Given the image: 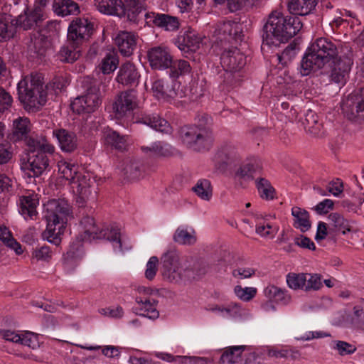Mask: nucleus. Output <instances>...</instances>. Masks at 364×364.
<instances>
[{
	"mask_svg": "<svg viewBox=\"0 0 364 364\" xmlns=\"http://www.w3.org/2000/svg\"><path fill=\"white\" fill-rule=\"evenodd\" d=\"M19 101L26 109H38L47 101L43 77L38 73L25 76L17 85Z\"/></svg>",
	"mask_w": 364,
	"mask_h": 364,
	"instance_id": "obj_4",
	"label": "nucleus"
},
{
	"mask_svg": "<svg viewBox=\"0 0 364 364\" xmlns=\"http://www.w3.org/2000/svg\"><path fill=\"white\" fill-rule=\"evenodd\" d=\"M174 242L185 245H191L196 242V237L194 234L189 232L186 229L178 228L173 236Z\"/></svg>",
	"mask_w": 364,
	"mask_h": 364,
	"instance_id": "obj_53",
	"label": "nucleus"
},
{
	"mask_svg": "<svg viewBox=\"0 0 364 364\" xmlns=\"http://www.w3.org/2000/svg\"><path fill=\"white\" fill-rule=\"evenodd\" d=\"M201 38L194 31L188 30L183 35H179L176 40V45L182 51H195L199 48Z\"/></svg>",
	"mask_w": 364,
	"mask_h": 364,
	"instance_id": "obj_26",
	"label": "nucleus"
},
{
	"mask_svg": "<svg viewBox=\"0 0 364 364\" xmlns=\"http://www.w3.org/2000/svg\"><path fill=\"white\" fill-rule=\"evenodd\" d=\"M216 159L226 166H232L240 161V156L237 149L226 146L217 154Z\"/></svg>",
	"mask_w": 364,
	"mask_h": 364,
	"instance_id": "obj_42",
	"label": "nucleus"
},
{
	"mask_svg": "<svg viewBox=\"0 0 364 364\" xmlns=\"http://www.w3.org/2000/svg\"><path fill=\"white\" fill-rule=\"evenodd\" d=\"M333 63V66L330 76L331 80L338 84L345 83L346 77L348 75L353 63L352 52L349 50L348 53L339 56Z\"/></svg>",
	"mask_w": 364,
	"mask_h": 364,
	"instance_id": "obj_12",
	"label": "nucleus"
},
{
	"mask_svg": "<svg viewBox=\"0 0 364 364\" xmlns=\"http://www.w3.org/2000/svg\"><path fill=\"white\" fill-rule=\"evenodd\" d=\"M297 50L298 48L296 43H290L288 45L278 57L279 63L282 64H287L296 56Z\"/></svg>",
	"mask_w": 364,
	"mask_h": 364,
	"instance_id": "obj_58",
	"label": "nucleus"
},
{
	"mask_svg": "<svg viewBox=\"0 0 364 364\" xmlns=\"http://www.w3.org/2000/svg\"><path fill=\"white\" fill-rule=\"evenodd\" d=\"M114 42L120 53L125 57H129L132 55L136 48V37L131 32L120 31L116 36Z\"/></svg>",
	"mask_w": 364,
	"mask_h": 364,
	"instance_id": "obj_25",
	"label": "nucleus"
},
{
	"mask_svg": "<svg viewBox=\"0 0 364 364\" xmlns=\"http://www.w3.org/2000/svg\"><path fill=\"white\" fill-rule=\"evenodd\" d=\"M54 11L60 16H65L79 11L77 4L72 0H55Z\"/></svg>",
	"mask_w": 364,
	"mask_h": 364,
	"instance_id": "obj_44",
	"label": "nucleus"
},
{
	"mask_svg": "<svg viewBox=\"0 0 364 364\" xmlns=\"http://www.w3.org/2000/svg\"><path fill=\"white\" fill-rule=\"evenodd\" d=\"M13 98L4 87H0V113L8 110L12 105Z\"/></svg>",
	"mask_w": 364,
	"mask_h": 364,
	"instance_id": "obj_63",
	"label": "nucleus"
},
{
	"mask_svg": "<svg viewBox=\"0 0 364 364\" xmlns=\"http://www.w3.org/2000/svg\"><path fill=\"white\" fill-rule=\"evenodd\" d=\"M0 240L9 248L13 250L16 255L23 254L21 245L14 238L12 233L6 226H0Z\"/></svg>",
	"mask_w": 364,
	"mask_h": 364,
	"instance_id": "obj_40",
	"label": "nucleus"
},
{
	"mask_svg": "<svg viewBox=\"0 0 364 364\" xmlns=\"http://www.w3.org/2000/svg\"><path fill=\"white\" fill-rule=\"evenodd\" d=\"M328 220L332 223L333 225L343 235L346 232L355 231L354 227L353 226L354 222L348 221L338 213H331L328 215Z\"/></svg>",
	"mask_w": 364,
	"mask_h": 364,
	"instance_id": "obj_47",
	"label": "nucleus"
},
{
	"mask_svg": "<svg viewBox=\"0 0 364 364\" xmlns=\"http://www.w3.org/2000/svg\"><path fill=\"white\" fill-rule=\"evenodd\" d=\"M267 355L270 358H287L291 356L293 358H296L299 356V352L298 350H294L288 348H273L269 349Z\"/></svg>",
	"mask_w": 364,
	"mask_h": 364,
	"instance_id": "obj_55",
	"label": "nucleus"
},
{
	"mask_svg": "<svg viewBox=\"0 0 364 364\" xmlns=\"http://www.w3.org/2000/svg\"><path fill=\"white\" fill-rule=\"evenodd\" d=\"M105 144L112 149L124 151L127 147V137L120 135L119 132L112 129L106 130L104 133Z\"/></svg>",
	"mask_w": 364,
	"mask_h": 364,
	"instance_id": "obj_34",
	"label": "nucleus"
},
{
	"mask_svg": "<svg viewBox=\"0 0 364 364\" xmlns=\"http://www.w3.org/2000/svg\"><path fill=\"white\" fill-rule=\"evenodd\" d=\"M179 133L183 143L196 151L209 150L213 142L212 131L208 127L184 126L181 128Z\"/></svg>",
	"mask_w": 364,
	"mask_h": 364,
	"instance_id": "obj_6",
	"label": "nucleus"
},
{
	"mask_svg": "<svg viewBox=\"0 0 364 364\" xmlns=\"http://www.w3.org/2000/svg\"><path fill=\"white\" fill-rule=\"evenodd\" d=\"M220 63L223 69L243 71L246 57L237 47H231L225 49L221 54Z\"/></svg>",
	"mask_w": 364,
	"mask_h": 364,
	"instance_id": "obj_13",
	"label": "nucleus"
},
{
	"mask_svg": "<svg viewBox=\"0 0 364 364\" xmlns=\"http://www.w3.org/2000/svg\"><path fill=\"white\" fill-rule=\"evenodd\" d=\"M136 302L138 304L137 312L141 316L148 317L151 319H156L159 316V312L157 310L158 301L150 297H136Z\"/></svg>",
	"mask_w": 364,
	"mask_h": 364,
	"instance_id": "obj_28",
	"label": "nucleus"
},
{
	"mask_svg": "<svg viewBox=\"0 0 364 364\" xmlns=\"http://www.w3.org/2000/svg\"><path fill=\"white\" fill-rule=\"evenodd\" d=\"M82 85L86 89V94L84 97L87 102V113L93 112L102 102L99 82L97 80L86 76L82 80Z\"/></svg>",
	"mask_w": 364,
	"mask_h": 364,
	"instance_id": "obj_14",
	"label": "nucleus"
},
{
	"mask_svg": "<svg viewBox=\"0 0 364 364\" xmlns=\"http://www.w3.org/2000/svg\"><path fill=\"white\" fill-rule=\"evenodd\" d=\"M307 274L290 272L287 275L288 287L294 290H305Z\"/></svg>",
	"mask_w": 364,
	"mask_h": 364,
	"instance_id": "obj_51",
	"label": "nucleus"
},
{
	"mask_svg": "<svg viewBox=\"0 0 364 364\" xmlns=\"http://www.w3.org/2000/svg\"><path fill=\"white\" fill-rule=\"evenodd\" d=\"M264 295L269 299L274 300L277 303L287 304L291 301V296L288 291L274 285H269L264 289Z\"/></svg>",
	"mask_w": 364,
	"mask_h": 364,
	"instance_id": "obj_39",
	"label": "nucleus"
},
{
	"mask_svg": "<svg viewBox=\"0 0 364 364\" xmlns=\"http://www.w3.org/2000/svg\"><path fill=\"white\" fill-rule=\"evenodd\" d=\"M302 124L306 132L312 137L323 138L326 136L327 130L324 127L323 122L319 119L316 112L311 109L307 110Z\"/></svg>",
	"mask_w": 364,
	"mask_h": 364,
	"instance_id": "obj_19",
	"label": "nucleus"
},
{
	"mask_svg": "<svg viewBox=\"0 0 364 364\" xmlns=\"http://www.w3.org/2000/svg\"><path fill=\"white\" fill-rule=\"evenodd\" d=\"M32 124L27 117H18L13 121L9 139L14 142L24 141L33 132Z\"/></svg>",
	"mask_w": 364,
	"mask_h": 364,
	"instance_id": "obj_21",
	"label": "nucleus"
},
{
	"mask_svg": "<svg viewBox=\"0 0 364 364\" xmlns=\"http://www.w3.org/2000/svg\"><path fill=\"white\" fill-rule=\"evenodd\" d=\"M291 215L294 218V227L305 232L311 228L309 213L299 207L295 206L291 208Z\"/></svg>",
	"mask_w": 364,
	"mask_h": 364,
	"instance_id": "obj_37",
	"label": "nucleus"
},
{
	"mask_svg": "<svg viewBox=\"0 0 364 364\" xmlns=\"http://www.w3.org/2000/svg\"><path fill=\"white\" fill-rule=\"evenodd\" d=\"M84 228L83 240H95L101 238L102 231H99L95 226V220L90 216L83 217L80 222Z\"/></svg>",
	"mask_w": 364,
	"mask_h": 364,
	"instance_id": "obj_43",
	"label": "nucleus"
},
{
	"mask_svg": "<svg viewBox=\"0 0 364 364\" xmlns=\"http://www.w3.org/2000/svg\"><path fill=\"white\" fill-rule=\"evenodd\" d=\"M141 122L154 129L162 133H170L171 130L169 123L165 119L161 118L156 114H149L141 118Z\"/></svg>",
	"mask_w": 364,
	"mask_h": 364,
	"instance_id": "obj_38",
	"label": "nucleus"
},
{
	"mask_svg": "<svg viewBox=\"0 0 364 364\" xmlns=\"http://www.w3.org/2000/svg\"><path fill=\"white\" fill-rule=\"evenodd\" d=\"M53 136L57 139L62 151L72 153L77 149V138L74 132L63 128L55 129L53 130Z\"/></svg>",
	"mask_w": 364,
	"mask_h": 364,
	"instance_id": "obj_23",
	"label": "nucleus"
},
{
	"mask_svg": "<svg viewBox=\"0 0 364 364\" xmlns=\"http://www.w3.org/2000/svg\"><path fill=\"white\" fill-rule=\"evenodd\" d=\"M19 213L26 219H33L37 215L36 207L38 204L37 195L29 194L19 198Z\"/></svg>",
	"mask_w": 364,
	"mask_h": 364,
	"instance_id": "obj_30",
	"label": "nucleus"
},
{
	"mask_svg": "<svg viewBox=\"0 0 364 364\" xmlns=\"http://www.w3.org/2000/svg\"><path fill=\"white\" fill-rule=\"evenodd\" d=\"M159 259L156 256H152L146 264L145 271V277L149 280H152L155 277L158 270Z\"/></svg>",
	"mask_w": 364,
	"mask_h": 364,
	"instance_id": "obj_64",
	"label": "nucleus"
},
{
	"mask_svg": "<svg viewBox=\"0 0 364 364\" xmlns=\"http://www.w3.org/2000/svg\"><path fill=\"white\" fill-rule=\"evenodd\" d=\"M255 184L259 196L266 200L274 198L275 189L270 182L264 178H259L255 181Z\"/></svg>",
	"mask_w": 364,
	"mask_h": 364,
	"instance_id": "obj_48",
	"label": "nucleus"
},
{
	"mask_svg": "<svg viewBox=\"0 0 364 364\" xmlns=\"http://www.w3.org/2000/svg\"><path fill=\"white\" fill-rule=\"evenodd\" d=\"M138 106L136 92L134 90L122 92L114 104V109L119 117L131 113Z\"/></svg>",
	"mask_w": 364,
	"mask_h": 364,
	"instance_id": "obj_16",
	"label": "nucleus"
},
{
	"mask_svg": "<svg viewBox=\"0 0 364 364\" xmlns=\"http://www.w3.org/2000/svg\"><path fill=\"white\" fill-rule=\"evenodd\" d=\"M43 21V12L41 7L36 6L33 9H26L23 14H20L16 19V28L23 30L31 29L38 26Z\"/></svg>",
	"mask_w": 364,
	"mask_h": 364,
	"instance_id": "obj_17",
	"label": "nucleus"
},
{
	"mask_svg": "<svg viewBox=\"0 0 364 364\" xmlns=\"http://www.w3.org/2000/svg\"><path fill=\"white\" fill-rule=\"evenodd\" d=\"M262 170L261 160L256 156H250L235 171V176L240 178L252 180L255 174L259 173Z\"/></svg>",
	"mask_w": 364,
	"mask_h": 364,
	"instance_id": "obj_24",
	"label": "nucleus"
},
{
	"mask_svg": "<svg viewBox=\"0 0 364 364\" xmlns=\"http://www.w3.org/2000/svg\"><path fill=\"white\" fill-rule=\"evenodd\" d=\"M176 85V83L173 81L169 85L168 83L165 84L163 80L156 79L153 82L151 90L158 99H173L178 96Z\"/></svg>",
	"mask_w": 364,
	"mask_h": 364,
	"instance_id": "obj_29",
	"label": "nucleus"
},
{
	"mask_svg": "<svg viewBox=\"0 0 364 364\" xmlns=\"http://www.w3.org/2000/svg\"><path fill=\"white\" fill-rule=\"evenodd\" d=\"M147 58L150 66L153 69H165L169 68L172 62V56L168 48L163 46H155L147 52Z\"/></svg>",
	"mask_w": 364,
	"mask_h": 364,
	"instance_id": "obj_15",
	"label": "nucleus"
},
{
	"mask_svg": "<svg viewBox=\"0 0 364 364\" xmlns=\"http://www.w3.org/2000/svg\"><path fill=\"white\" fill-rule=\"evenodd\" d=\"M32 257L38 261L49 262L52 258V251L50 247L46 245L36 247L32 252Z\"/></svg>",
	"mask_w": 364,
	"mask_h": 364,
	"instance_id": "obj_59",
	"label": "nucleus"
},
{
	"mask_svg": "<svg viewBox=\"0 0 364 364\" xmlns=\"http://www.w3.org/2000/svg\"><path fill=\"white\" fill-rule=\"evenodd\" d=\"M121 171L124 178L134 181L142 176L144 167L139 160L127 159L124 161Z\"/></svg>",
	"mask_w": 364,
	"mask_h": 364,
	"instance_id": "obj_27",
	"label": "nucleus"
},
{
	"mask_svg": "<svg viewBox=\"0 0 364 364\" xmlns=\"http://www.w3.org/2000/svg\"><path fill=\"white\" fill-rule=\"evenodd\" d=\"M220 41H241L243 38L242 26L240 23L227 21L220 23L215 31Z\"/></svg>",
	"mask_w": 364,
	"mask_h": 364,
	"instance_id": "obj_11",
	"label": "nucleus"
},
{
	"mask_svg": "<svg viewBox=\"0 0 364 364\" xmlns=\"http://www.w3.org/2000/svg\"><path fill=\"white\" fill-rule=\"evenodd\" d=\"M247 349V346H232L225 348L221 354L219 364H235Z\"/></svg>",
	"mask_w": 364,
	"mask_h": 364,
	"instance_id": "obj_35",
	"label": "nucleus"
},
{
	"mask_svg": "<svg viewBox=\"0 0 364 364\" xmlns=\"http://www.w3.org/2000/svg\"><path fill=\"white\" fill-rule=\"evenodd\" d=\"M93 31V25L86 18H77L73 20L68 31V41L81 44L87 41Z\"/></svg>",
	"mask_w": 364,
	"mask_h": 364,
	"instance_id": "obj_9",
	"label": "nucleus"
},
{
	"mask_svg": "<svg viewBox=\"0 0 364 364\" xmlns=\"http://www.w3.org/2000/svg\"><path fill=\"white\" fill-rule=\"evenodd\" d=\"M170 68V77L178 78L181 75H185L191 73V67L189 63L185 60H177L171 62Z\"/></svg>",
	"mask_w": 364,
	"mask_h": 364,
	"instance_id": "obj_49",
	"label": "nucleus"
},
{
	"mask_svg": "<svg viewBox=\"0 0 364 364\" xmlns=\"http://www.w3.org/2000/svg\"><path fill=\"white\" fill-rule=\"evenodd\" d=\"M146 23L151 27H157L169 32L179 29L181 23L178 17L166 14L149 12L145 14Z\"/></svg>",
	"mask_w": 364,
	"mask_h": 364,
	"instance_id": "obj_10",
	"label": "nucleus"
},
{
	"mask_svg": "<svg viewBox=\"0 0 364 364\" xmlns=\"http://www.w3.org/2000/svg\"><path fill=\"white\" fill-rule=\"evenodd\" d=\"M234 292L240 300L249 301L256 296L257 290L255 287H242L237 285L234 288Z\"/></svg>",
	"mask_w": 364,
	"mask_h": 364,
	"instance_id": "obj_57",
	"label": "nucleus"
},
{
	"mask_svg": "<svg viewBox=\"0 0 364 364\" xmlns=\"http://www.w3.org/2000/svg\"><path fill=\"white\" fill-rule=\"evenodd\" d=\"M220 82L223 90L229 91L240 86L244 79V73L242 70H232L224 69V73L220 76Z\"/></svg>",
	"mask_w": 364,
	"mask_h": 364,
	"instance_id": "obj_33",
	"label": "nucleus"
},
{
	"mask_svg": "<svg viewBox=\"0 0 364 364\" xmlns=\"http://www.w3.org/2000/svg\"><path fill=\"white\" fill-rule=\"evenodd\" d=\"M335 344L336 345L333 348L336 349L338 354L341 356L351 355L354 353L357 350L355 346L346 341H335Z\"/></svg>",
	"mask_w": 364,
	"mask_h": 364,
	"instance_id": "obj_61",
	"label": "nucleus"
},
{
	"mask_svg": "<svg viewBox=\"0 0 364 364\" xmlns=\"http://www.w3.org/2000/svg\"><path fill=\"white\" fill-rule=\"evenodd\" d=\"M141 149L144 153L157 156H169L174 152L170 144L161 141H156L150 146H141Z\"/></svg>",
	"mask_w": 364,
	"mask_h": 364,
	"instance_id": "obj_36",
	"label": "nucleus"
},
{
	"mask_svg": "<svg viewBox=\"0 0 364 364\" xmlns=\"http://www.w3.org/2000/svg\"><path fill=\"white\" fill-rule=\"evenodd\" d=\"M72 214V206L65 198L53 199L44 205V218L46 229L42 236L43 239L58 245L63 234L68 217Z\"/></svg>",
	"mask_w": 364,
	"mask_h": 364,
	"instance_id": "obj_2",
	"label": "nucleus"
},
{
	"mask_svg": "<svg viewBox=\"0 0 364 364\" xmlns=\"http://www.w3.org/2000/svg\"><path fill=\"white\" fill-rule=\"evenodd\" d=\"M213 311H218L221 313L223 316L234 317L238 314H240L241 306L240 304L236 303H230L226 306L216 305L211 309Z\"/></svg>",
	"mask_w": 364,
	"mask_h": 364,
	"instance_id": "obj_54",
	"label": "nucleus"
},
{
	"mask_svg": "<svg viewBox=\"0 0 364 364\" xmlns=\"http://www.w3.org/2000/svg\"><path fill=\"white\" fill-rule=\"evenodd\" d=\"M161 273L164 278L172 283H180L195 279L196 276L204 274L197 272L180 259L179 253L176 250L165 252L161 258Z\"/></svg>",
	"mask_w": 364,
	"mask_h": 364,
	"instance_id": "obj_5",
	"label": "nucleus"
},
{
	"mask_svg": "<svg viewBox=\"0 0 364 364\" xmlns=\"http://www.w3.org/2000/svg\"><path fill=\"white\" fill-rule=\"evenodd\" d=\"M139 77L140 75L135 65L128 61L119 67L116 81L124 86H133L138 84Z\"/></svg>",
	"mask_w": 364,
	"mask_h": 364,
	"instance_id": "obj_22",
	"label": "nucleus"
},
{
	"mask_svg": "<svg viewBox=\"0 0 364 364\" xmlns=\"http://www.w3.org/2000/svg\"><path fill=\"white\" fill-rule=\"evenodd\" d=\"M97 10L105 14L122 15L124 14V5L122 0H95Z\"/></svg>",
	"mask_w": 364,
	"mask_h": 364,
	"instance_id": "obj_31",
	"label": "nucleus"
},
{
	"mask_svg": "<svg viewBox=\"0 0 364 364\" xmlns=\"http://www.w3.org/2000/svg\"><path fill=\"white\" fill-rule=\"evenodd\" d=\"M71 183L76 184V203L80 207L85 205L88 200L95 199V181L90 173L80 172Z\"/></svg>",
	"mask_w": 364,
	"mask_h": 364,
	"instance_id": "obj_8",
	"label": "nucleus"
},
{
	"mask_svg": "<svg viewBox=\"0 0 364 364\" xmlns=\"http://www.w3.org/2000/svg\"><path fill=\"white\" fill-rule=\"evenodd\" d=\"M102 233L101 235V237L106 238L107 240L111 241L112 242H115L117 247L122 250V242L120 238V232L119 229L117 228H111L109 229H107L105 230H102Z\"/></svg>",
	"mask_w": 364,
	"mask_h": 364,
	"instance_id": "obj_60",
	"label": "nucleus"
},
{
	"mask_svg": "<svg viewBox=\"0 0 364 364\" xmlns=\"http://www.w3.org/2000/svg\"><path fill=\"white\" fill-rule=\"evenodd\" d=\"M144 4L141 3L134 4L133 5H127L124 6V14L118 15L120 17H127V20L132 22H136L137 16L144 9Z\"/></svg>",
	"mask_w": 364,
	"mask_h": 364,
	"instance_id": "obj_56",
	"label": "nucleus"
},
{
	"mask_svg": "<svg viewBox=\"0 0 364 364\" xmlns=\"http://www.w3.org/2000/svg\"><path fill=\"white\" fill-rule=\"evenodd\" d=\"M192 189L203 200H209L212 196V188L208 180H199Z\"/></svg>",
	"mask_w": 364,
	"mask_h": 364,
	"instance_id": "obj_52",
	"label": "nucleus"
},
{
	"mask_svg": "<svg viewBox=\"0 0 364 364\" xmlns=\"http://www.w3.org/2000/svg\"><path fill=\"white\" fill-rule=\"evenodd\" d=\"M58 173L60 176L72 183L80 173L78 167L70 161L62 159L58 162Z\"/></svg>",
	"mask_w": 364,
	"mask_h": 364,
	"instance_id": "obj_46",
	"label": "nucleus"
},
{
	"mask_svg": "<svg viewBox=\"0 0 364 364\" xmlns=\"http://www.w3.org/2000/svg\"><path fill=\"white\" fill-rule=\"evenodd\" d=\"M119 65L117 54L112 51L106 54L100 64V70L103 74H109L114 72Z\"/></svg>",
	"mask_w": 364,
	"mask_h": 364,
	"instance_id": "obj_50",
	"label": "nucleus"
},
{
	"mask_svg": "<svg viewBox=\"0 0 364 364\" xmlns=\"http://www.w3.org/2000/svg\"><path fill=\"white\" fill-rule=\"evenodd\" d=\"M27 147L28 154L40 151H46L49 154L55 152V146L50 144L43 134H38L33 132L23 141Z\"/></svg>",
	"mask_w": 364,
	"mask_h": 364,
	"instance_id": "obj_20",
	"label": "nucleus"
},
{
	"mask_svg": "<svg viewBox=\"0 0 364 364\" xmlns=\"http://www.w3.org/2000/svg\"><path fill=\"white\" fill-rule=\"evenodd\" d=\"M79 44L68 41V44L61 48L58 57L63 62L72 63L77 60L80 55V51L77 49Z\"/></svg>",
	"mask_w": 364,
	"mask_h": 364,
	"instance_id": "obj_41",
	"label": "nucleus"
},
{
	"mask_svg": "<svg viewBox=\"0 0 364 364\" xmlns=\"http://www.w3.org/2000/svg\"><path fill=\"white\" fill-rule=\"evenodd\" d=\"M318 0H289L288 9L294 15L306 16L311 13Z\"/></svg>",
	"mask_w": 364,
	"mask_h": 364,
	"instance_id": "obj_32",
	"label": "nucleus"
},
{
	"mask_svg": "<svg viewBox=\"0 0 364 364\" xmlns=\"http://www.w3.org/2000/svg\"><path fill=\"white\" fill-rule=\"evenodd\" d=\"M338 50L336 45L326 38L315 40L307 48L300 63V73L306 76L316 72L324 65L338 59Z\"/></svg>",
	"mask_w": 364,
	"mask_h": 364,
	"instance_id": "obj_3",
	"label": "nucleus"
},
{
	"mask_svg": "<svg viewBox=\"0 0 364 364\" xmlns=\"http://www.w3.org/2000/svg\"><path fill=\"white\" fill-rule=\"evenodd\" d=\"M46 151L28 154L27 173L29 177H38L41 176L49 167L50 160Z\"/></svg>",
	"mask_w": 364,
	"mask_h": 364,
	"instance_id": "obj_18",
	"label": "nucleus"
},
{
	"mask_svg": "<svg viewBox=\"0 0 364 364\" xmlns=\"http://www.w3.org/2000/svg\"><path fill=\"white\" fill-rule=\"evenodd\" d=\"M16 29L14 19L11 20L6 14L0 16V41L13 38Z\"/></svg>",
	"mask_w": 364,
	"mask_h": 364,
	"instance_id": "obj_45",
	"label": "nucleus"
},
{
	"mask_svg": "<svg viewBox=\"0 0 364 364\" xmlns=\"http://www.w3.org/2000/svg\"><path fill=\"white\" fill-rule=\"evenodd\" d=\"M342 113L350 120L364 119V87L354 90L341 102Z\"/></svg>",
	"mask_w": 364,
	"mask_h": 364,
	"instance_id": "obj_7",
	"label": "nucleus"
},
{
	"mask_svg": "<svg viewBox=\"0 0 364 364\" xmlns=\"http://www.w3.org/2000/svg\"><path fill=\"white\" fill-rule=\"evenodd\" d=\"M299 17L284 16L278 11H272L263 26L262 44L278 46L296 35L302 28Z\"/></svg>",
	"mask_w": 364,
	"mask_h": 364,
	"instance_id": "obj_1",
	"label": "nucleus"
},
{
	"mask_svg": "<svg viewBox=\"0 0 364 364\" xmlns=\"http://www.w3.org/2000/svg\"><path fill=\"white\" fill-rule=\"evenodd\" d=\"M322 287L321 276L318 274H307L305 291L318 290Z\"/></svg>",
	"mask_w": 364,
	"mask_h": 364,
	"instance_id": "obj_62",
	"label": "nucleus"
}]
</instances>
